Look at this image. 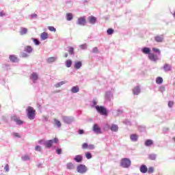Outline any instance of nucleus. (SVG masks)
Returning a JSON list of instances; mask_svg holds the SVG:
<instances>
[{"label": "nucleus", "mask_w": 175, "mask_h": 175, "mask_svg": "<svg viewBox=\"0 0 175 175\" xmlns=\"http://www.w3.org/2000/svg\"><path fill=\"white\" fill-rule=\"evenodd\" d=\"M154 40L157 42H163V36H162V35L157 36L156 37H154Z\"/></svg>", "instance_id": "17"}, {"label": "nucleus", "mask_w": 175, "mask_h": 175, "mask_svg": "<svg viewBox=\"0 0 175 175\" xmlns=\"http://www.w3.org/2000/svg\"><path fill=\"white\" fill-rule=\"evenodd\" d=\"M173 139H174V142H175V137H174Z\"/></svg>", "instance_id": "59"}, {"label": "nucleus", "mask_w": 175, "mask_h": 175, "mask_svg": "<svg viewBox=\"0 0 175 175\" xmlns=\"http://www.w3.org/2000/svg\"><path fill=\"white\" fill-rule=\"evenodd\" d=\"M142 51L144 54H148V55H150L151 53V49H150V48L148 47L143 48L142 49Z\"/></svg>", "instance_id": "13"}, {"label": "nucleus", "mask_w": 175, "mask_h": 175, "mask_svg": "<svg viewBox=\"0 0 175 175\" xmlns=\"http://www.w3.org/2000/svg\"><path fill=\"white\" fill-rule=\"evenodd\" d=\"M148 173H149V174L154 173V167H150L148 170Z\"/></svg>", "instance_id": "42"}, {"label": "nucleus", "mask_w": 175, "mask_h": 175, "mask_svg": "<svg viewBox=\"0 0 175 175\" xmlns=\"http://www.w3.org/2000/svg\"><path fill=\"white\" fill-rule=\"evenodd\" d=\"M63 120L64 121V122H67V124H69V122H70V120L69 119V118L64 116L63 118Z\"/></svg>", "instance_id": "41"}, {"label": "nucleus", "mask_w": 175, "mask_h": 175, "mask_svg": "<svg viewBox=\"0 0 175 175\" xmlns=\"http://www.w3.org/2000/svg\"><path fill=\"white\" fill-rule=\"evenodd\" d=\"M139 170L141 173H147L148 172L147 166H146V165H141Z\"/></svg>", "instance_id": "16"}, {"label": "nucleus", "mask_w": 175, "mask_h": 175, "mask_svg": "<svg viewBox=\"0 0 175 175\" xmlns=\"http://www.w3.org/2000/svg\"><path fill=\"white\" fill-rule=\"evenodd\" d=\"M114 30L113 29H108L107 33L108 35H113Z\"/></svg>", "instance_id": "40"}, {"label": "nucleus", "mask_w": 175, "mask_h": 175, "mask_svg": "<svg viewBox=\"0 0 175 175\" xmlns=\"http://www.w3.org/2000/svg\"><path fill=\"white\" fill-rule=\"evenodd\" d=\"M35 150H36V151H42V146H36L35 147Z\"/></svg>", "instance_id": "46"}, {"label": "nucleus", "mask_w": 175, "mask_h": 175, "mask_svg": "<svg viewBox=\"0 0 175 175\" xmlns=\"http://www.w3.org/2000/svg\"><path fill=\"white\" fill-rule=\"evenodd\" d=\"M152 51H154L155 53H158V54H161V51L157 48H152Z\"/></svg>", "instance_id": "44"}, {"label": "nucleus", "mask_w": 175, "mask_h": 175, "mask_svg": "<svg viewBox=\"0 0 175 175\" xmlns=\"http://www.w3.org/2000/svg\"><path fill=\"white\" fill-rule=\"evenodd\" d=\"M23 161H29V156L28 154L22 157Z\"/></svg>", "instance_id": "39"}, {"label": "nucleus", "mask_w": 175, "mask_h": 175, "mask_svg": "<svg viewBox=\"0 0 175 175\" xmlns=\"http://www.w3.org/2000/svg\"><path fill=\"white\" fill-rule=\"evenodd\" d=\"M138 136L136 134H132L131 136H130V139L131 140H132V142H137V139H138Z\"/></svg>", "instance_id": "22"}, {"label": "nucleus", "mask_w": 175, "mask_h": 175, "mask_svg": "<svg viewBox=\"0 0 175 175\" xmlns=\"http://www.w3.org/2000/svg\"><path fill=\"white\" fill-rule=\"evenodd\" d=\"M83 66V63L81 62H76L74 65V68H75L77 70L80 69Z\"/></svg>", "instance_id": "14"}, {"label": "nucleus", "mask_w": 175, "mask_h": 175, "mask_svg": "<svg viewBox=\"0 0 175 175\" xmlns=\"http://www.w3.org/2000/svg\"><path fill=\"white\" fill-rule=\"evenodd\" d=\"M74 161H75V162H77L78 163H80V162H83V155L78 154L75 156V157L74 158Z\"/></svg>", "instance_id": "9"}, {"label": "nucleus", "mask_w": 175, "mask_h": 175, "mask_svg": "<svg viewBox=\"0 0 175 175\" xmlns=\"http://www.w3.org/2000/svg\"><path fill=\"white\" fill-rule=\"evenodd\" d=\"M32 40L36 46H39V44H40V42H39L38 39L33 38Z\"/></svg>", "instance_id": "37"}, {"label": "nucleus", "mask_w": 175, "mask_h": 175, "mask_svg": "<svg viewBox=\"0 0 175 175\" xmlns=\"http://www.w3.org/2000/svg\"><path fill=\"white\" fill-rule=\"evenodd\" d=\"M88 20L90 24H95V23H96V17L95 16H89Z\"/></svg>", "instance_id": "11"}, {"label": "nucleus", "mask_w": 175, "mask_h": 175, "mask_svg": "<svg viewBox=\"0 0 175 175\" xmlns=\"http://www.w3.org/2000/svg\"><path fill=\"white\" fill-rule=\"evenodd\" d=\"M48 29H49L51 31V32H55L57 31V29H55V27H53V26H49L48 27Z\"/></svg>", "instance_id": "36"}, {"label": "nucleus", "mask_w": 175, "mask_h": 175, "mask_svg": "<svg viewBox=\"0 0 175 175\" xmlns=\"http://www.w3.org/2000/svg\"><path fill=\"white\" fill-rule=\"evenodd\" d=\"M82 148L83 150H87V148H88V144L87 143H83L82 144Z\"/></svg>", "instance_id": "43"}, {"label": "nucleus", "mask_w": 175, "mask_h": 175, "mask_svg": "<svg viewBox=\"0 0 175 175\" xmlns=\"http://www.w3.org/2000/svg\"><path fill=\"white\" fill-rule=\"evenodd\" d=\"M12 135H13V136H14V137H18V138L21 137L20 136V134H18V133H14Z\"/></svg>", "instance_id": "50"}, {"label": "nucleus", "mask_w": 175, "mask_h": 175, "mask_svg": "<svg viewBox=\"0 0 175 175\" xmlns=\"http://www.w3.org/2000/svg\"><path fill=\"white\" fill-rule=\"evenodd\" d=\"M88 148L89 150H94V148H95V146H94V144H90L88 145Z\"/></svg>", "instance_id": "45"}, {"label": "nucleus", "mask_w": 175, "mask_h": 175, "mask_svg": "<svg viewBox=\"0 0 175 175\" xmlns=\"http://www.w3.org/2000/svg\"><path fill=\"white\" fill-rule=\"evenodd\" d=\"M28 32V29L25 27H22L20 31L21 35H25Z\"/></svg>", "instance_id": "26"}, {"label": "nucleus", "mask_w": 175, "mask_h": 175, "mask_svg": "<svg viewBox=\"0 0 175 175\" xmlns=\"http://www.w3.org/2000/svg\"><path fill=\"white\" fill-rule=\"evenodd\" d=\"M79 135H83V133H84V130L80 129V130L79 131Z\"/></svg>", "instance_id": "54"}, {"label": "nucleus", "mask_w": 175, "mask_h": 175, "mask_svg": "<svg viewBox=\"0 0 175 175\" xmlns=\"http://www.w3.org/2000/svg\"><path fill=\"white\" fill-rule=\"evenodd\" d=\"M81 47L82 49H84V47H85V46L81 45Z\"/></svg>", "instance_id": "58"}, {"label": "nucleus", "mask_w": 175, "mask_h": 175, "mask_svg": "<svg viewBox=\"0 0 175 175\" xmlns=\"http://www.w3.org/2000/svg\"><path fill=\"white\" fill-rule=\"evenodd\" d=\"M163 69L165 72H169L170 70H172V66L169 64H165Z\"/></svg>", "instance_id": "24"}, {"label": "nucleus", "mask_w": 175, "mask_h": 175, "mask_svg": "<svg viewBox=\"0 0 175 175\" xmlns=\"http://www.w3.org/2000/svg\"><path fill=\"white\" fill-rule=\"evenodd\" d=\"M58 143V138H54L53 139L47 140L44 142V146L46 148H51L53 144Z\"/></svg>", "instance_id": "3"}, {"label": "nucleus", "mask_w": 175, "mask_h": 175, "mask_svg": "<svg viewBox=\"0 0 175 175\" xmlns=\"http://www.w3.org/2000/svg\"><path fill=\"white\" fill-rule=\"evenodd\" d=\"M10 59L11 62H18V57L14 55H10Z\"/></svg>", "instance_id": "12"}, {"label": "nucleus", "mask_w": 175, "mask_h": 175, "mask_svg": "<svg viewBox=\"0 0 175 175\" xmlns=\"http://www.w3.org/2000/svg\"><path fill=\"white\" fill-rule=\"evenodd\" d=\"M43 142H44V140L40 139L38 141V143H39V144H41V143H43Z\"/></svg>", "instance_id": "55"}, {"label": "nucleus", "mask_w": 175, "mask_h": 175, "mask_svg": "<svg viewBox=\"0 0 175 175\" xmlns=\"http://www.w3.org/2000/svg\"><path fill=\"white\" fill-rule=\"evenodd\" d=\"M111 131H112V132H117V131H118V126H117L116 124H113L111 128H110Z\"/></svg>", "instance_id": "27"}, {"label": "nucleus", "mask_w": 175, "mask_h": 175, "mask_svg": "<svg viewBox=\"0 0 175 175\" xmlns=\"http://www.w3.org/2000/svg\"><path fill=\"white\" fill-rule=\"evenodd\" d=\"M79 91H80V88H79L78 85L77 86H73L72 88H71V92L72 94H77V92H79Z\"/></svg>", "instance_id": "15"}, {"label": "nucleus", "mask_w": 175, "mask_h": 175, "mask_svg": "<svg viewBox=\"0 0 175 175\" xmlns=\"http://www.w3.org/2000/svg\"><path fill=\"white\" fill-rule=\"evenodd\" d=\"M148 59L150 61H153V62H157V61L159 59V58L158 57V55L151 53H150V55H148Z\"/></svg>", "instance_id": "8"}, {"label": "nucleus", "mask_w": 175, "mask_h": 175, "mask_svg": "<svg viewBox=\"0 0 175 175\" xmlns=\"http://www.w3.org/2000/svg\"><path fill=\"white\" fill-rule=\"evenodd\" d=\"M11 120L12 121H14L15 122H16V124L18 125H23V124H24V122L23 120H20V118H17V116H12Z\"/></svg>", "instance_id": "7"}, {"label": "nucleus", "mask_w": 175, "mask_h": 175, "mask_svg": "<svg viewBox=\"0 0 175 175\" xmlns=\"http://www.w3.org/2000/svg\"><path fill=\"white\" fill-rule=\"evenodd\" d=\"M55 125H57L58 128H61V122L57 119H54Z\"/></svg>", "instance_id": "33"}, {"label": "nucleus", "mask_w": 175, "mask_h": 175, "mask_svg": "<svg viewBox=\"0 0 175 175\" xmlns=\"http://www.w3.org/2000/svg\"><path fill=\"white\" fill-rule=\"evenodd\" d=\"M85 157L87 158V159H91V158H92V154H91L90 152H87L85 153Z\"/></svg>", "instance_id": "35"}, {"label": "nucleus", "mask_w": 175, "mask_h": 175, "mask_svg": "<svg viewBox=\"0 0 175 175\" xmlns=\"http://www.w3.org/2000/svg\"><path fill=\"white\" fill-rule=\"evenodd\" d=\"M152 144H154V142L152 141V139H147L145 142V146H146V147H149L150 146H152Z\"/></svg>", "instance_id": "21"}, {"label": "nucleus", "mask_w": 175, "mask_h": 175, "mask_svg": "<svg viewBox=\"0 0 175 175\" xmlns=\"http://www.w3.org/2000/svg\"><path fill=\"white\" fill-rule=\"evenodd\" d=\"M131 159H128V158H124L122 159L121 162H120V166L122 167H124L126 169H127L128 167H129L131 166Z\"/></svg>", "instance_id": "2"}, {"label": "nucleus", "mask_w": 175, "mask_h": 175, "mask_svg": "<svg viewBox=\"0 0 175 175\" xmlns=\"http://www.w3.org/2000/svg\"><path fill=\"white\" fill-rule=\"evenodd\" d=\"M64 84H66V81H61V82H59L58 83H56L55 85V87L56 88H59V87H61V85H64Z\"/></svg>", "instance_id": "29"}, {"label": "nucleus", "mask_w": 175, "mask_h": 175, "mask_svg": "<svg viewBox=\"0 0 175 175\" xmlns=\"http://www.w3.org/2000/svg\"><path fill=\"white\" fill-rule=\"evenodd\" d=\"M68 53L72 55V54H75V49H73V47L69 48Z\"/></svg>", "instance_id": "38"}, {"label": "nucleus", "mask_w": 175, "mask_h": 175, "mask_svg": "<svg viewBox=\"0 0 175 175\" xmlns=\"http://www.w3.org/2000/svg\"><path fill=\"white\" fill-rule=\"evenodd\" d=\"M93 131L94 132H95V133H96L97 135L99 133H101L100 131V128L99 127V126H98L97 124H94L93 126Z\"/></svg>", "instance_id": "10"}, {"label": "nucleus", "mask_w": 175, "mask_h": 175, "mask_svg": "<svg viewBox=\"0 0 175 175\" xmlns=\"http://www.w3.org/2000/svg\"><path fill=\"white\" fill-rule=\"evenodd\" d=\"M21 57H22V58H27V57H28V54H27L25 53H22Z\"/></svg>", "instance_id": "49"}, {"label": "nucleus", "mask_w": 175, "mask_h": 175, "mask_svg": "<svg viewBox=\"0 0 175 175\" xmlns=\"http://www.w3.org/2000/svg\"><path fill=\"white\" fill-rule=\"evenodd\" d=\"M149 159H150V161H155V159H157V155L154 154H150Z\"/></svg>", "instance_id": "34"}, {"label": "nucleus", "mask_w": 175, "mask_h": 175, "mask_svg": "<svg viewBox=\"0 0 175 175\" xmlns=\"http://www.w3.org/2000/svg\"><path fill=\"white\" fill-rule=\"evenodd\" d=\"M133 92L134 95H139L140 94V88L139 87H135L133 89Z\"/></svg>", "instance_id": "18"}, {"label": "nucleus", "mask_w": 175, "mask_h": 175, "mask_svg": "<svg viewBox=\"0 0 175 175\" xmlns=\"http://www.w3.org/2000/svg\"><path fill=\"white\" fill-rule=\"evenodd\" d=\"M96 109L102 116H107V109L103 106L96 105Z\"/></svg>", "instance_id": "4"}, {"label": "nucleus", "mask_w": 175, "mask_h": 175, "mask_svg": "<svg viewBox=\"0 0 175 175\" xmlns=\"http://www.w3.org/2000/svg\"><path fill=\"white\" fill-rule=\"evenodd\" d=\"M67 169L72 170V169H75V164L73 163H68L67 165Z\"/></svg>", "instance_id": "25"}, {"label": "nucleus", "mask_w": 175, "mask_h": 175, "mask_svg": "<svg viewBox=\"0 0 175 175\" xmlns=\"http://www.w3.org/2000/svg\"><path fill=\"white\" fill-rule=\"evenodd\" d=\"M40 38L42 40H46L49 38V34L46 32H43L41 33Z\"/></svg>", "instance_id": "20"}, {"label": "nucleus", "mask_w": 175, "mask_h": 175, "mask_svg": "<svg viewBox=\"0 0 175 175\" xmlns=\"http://www.w3.org/2000/svg\"><path fill=\"white\" fill-rule=\"evenodd\" d=\"M77 24L78 25H82V26L85 25V24H87V19H85V16H81L78 18Z\"/></svg>", "instance_id": "6"}, {"label": "nucleus", "mask_w": 175, "mask_h": 175, "mask_svg": "<svg viewBox=\"0 0 175 175\" xmlns=\"http://www.w3.org/2000/svg\"><path fill=\"white\" fill-rule=\"evenodd\" d=\"M56 152H57V154H58L59 155V154H61L62 152V149H56Z\"/></svg>", "instance_id": "51"}, {"label": "nucleus", "mask_w": 175, "mask_h": 175, "mask_svg": "<svg viewBox=\"0 0 175 175\" xmlns=\"http://www.w3.org/2000/svg\"><path fill=\"white\" fill-rule=\"evenodd\" d=\"M38 74L33 72L31 74V80H33V81H36V80H38Z\"/></svg>", "instance_id": "31"}, {"label": "nucleus", "mask_w": 175, "mask_h": 175, "mask_svg": "<svg viewBox=\"0 0 175 175\" xmlns=\"http://www.w3.org/2000/svg\"><path fill=\"white\" fill-rule=\"evenodd\" d=\"M27 117L29 120H33L35 118V113L36 111L32 107H29L27 109Z\"/></svg>", "instance_id": "1"}, {"label": "nucleus", "mask_w": 175, "mask_h": 175, "mask_svg": "<svg viewBox=\"0 0 175 175\" xmlns=\"http://www.w3.org/2000/svg\"><path fill=\"white\" fill-rule=\"evenodd\" d=\"M156 83L157 84H162V83H163V79H162L161 77H158L156 79Z\"/></svg>", "instance_id": "28"}, {"label": "nucleus", "mask_w": 175, "mask_h": 175, "mask_svg": "<svg viewBox=\"0 0 175 175\" xmlns=\"http://www.w3.org/2000/svg\"><path fill=\"white\" fill-rule=\"evenodd\" d=\"M5 14L3 11L0 12V17H3V16H5Z\"/></svg>", "instance_id": "53"}, {"label": "nucleus", "mask_w": 175, "mask_h": 175, "mask_svg": "<svg viewBox=\"0 0 175 175\" xmlns=\"http://www.w3.org/2000/svg\"><path fill=\"white\" fill-rule=\"evenodd\" d=\"M64 58H68V53L64 54Z\"/></svg>", "instance_id": "56"}, {"label": "nucleus", "mask_w": 175, "mask_h": 175, "mask_svg": "<svg viewBox=\"0 0 175 175\" xmlns=\"http://www.w3.org/2000/svg\"><path fill=\"white\" fill-rule=\"evenodd\" d=\"M66 16L67 21H72L73 20V14L72 13H67Z\"/></svg>", "instance_id": "19"}, {"label": "nucleus", "mask_w": 175, "mask_h": 175, "mask_svg": "<svg viewBox=\"0 0 175 175\" xmlns=\"http://www.w3.org/2000/svg\"><path fill=\"white\" fill-rule=\"evenodd\" d=\"M77 170L78 173H80L81 174H84V173L87 172V167L85 165L80 164L77 166Z\"/></svg>", "instance_id": "5"}, {"label": "nucleus", "mask_w": 175, "mask_h": 175, "mask_svg": "<svg viewBox=\"0 0 175 175\" xmlns=\"http://www.w3.org/2000/svg\"><path fill=\"white\" fill-rule=\"evenodd\" d=\"M57 61V57H51L47 59V62L49 64H52V62H55Z\"/></svg>", "instance_id": "23"}, {"label": "nucleus", "mask_w": 175, "mask_h": 175, "mask_svg": "<svg viewBox=\"0 0 175 175\" xmlns=\"http://www.w3.org/2000/svg\"><path fill=\"white\" fill-rule=\"evenodd\" d=\"M173 105H174V102H173V101H169L168 102V107H173Z\"/></svg>", "instance_id": "47"}, {"label": "nucleus", "mask_w": 175, "mask_h": 175, "mask_svg": "<svg viewBox=\"0 0 175 175\" xmlns=\"http://www.w3.org/2000/svg\"><path fill=\"white\" fill-rule=\"evenodd\" d=\"M4 169H5V172H9V165L6 164Z\"/></svg>", "instance_id": "52"}, {"label": "nucleus", "mask_w": 175, "mask_h": 175, "mask_svg": "<svg viewBox=\"0 0 175 175\" xmlns=\"http://www.w3.org/2000/svg\"><path fill=\"white\" fill-rule=\"evenodd\" d=\"M38 15L34 14V15H31V17H36Z\"/></svg>", "instance_id": "57"}, {"label": "nucleus", "mask_w": 175, "mask_h": 175, "mask_svg": "<svg viewBox=\"0 0 175 175\" xmlns=\"http://www.w3.org/2000/svg\"><path fill=\"white\" fill-rule=\"evenodd\" d=\"M92 53H99V50L98 49V47L93 48Z\"/></svg>", "instance_id": "48"}, {"label": "nucleus", "mask_w": 175, "mask_h": 175, "mask_svg": "<svg viewBox=\"0 0 175 175\" xmlns=\"http://www.w3.org/2000/svg\"><path fill=\"white\" fill-rule=\"evenodd\" d=\"M32 47L31 46H27L25 47V51L30 53L32 51Z\"/></svg>", "instance_id": "30"}, {"label": "nucleus", "mask_w": 175, "mask_h": 175, "mask_svg": "<svg viewBox=\"0 0 175 175\" xmlns=\"http://www.w3.org/2000/svg\"><path fill=\"white\" fill-rule=\"evenodd\" d=\"M66 66L67 68H70L72 66V60L70 59H68L66 62Z\"/></svg>", "instance_id": "32"}]
</instances>
